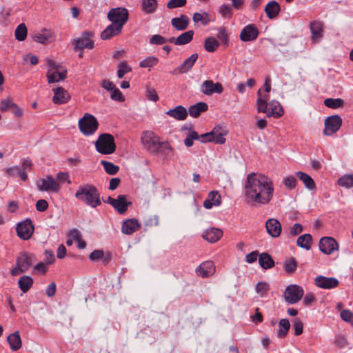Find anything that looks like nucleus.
I'll use <instances>...</instances> for the list:
<instances>
[{"mask_svg": "<svg viewBox=\"0 0 353 353\" xmlns=\"http://www.w3.org/2000/svg\"><path fill=\"white\" fill-rule=\"evenodd\" d=\"M245 197L248 203L267 205L273 199L274 188L272 180L263 174L251 173L245 183Z\"/></svg>", "mask_w": 353, "mask_h": 353, "instance_id": "f257e3e1", "label": "nucleus"}, {"mask_svg": "<svg viewBox=\"0 0 353 353\" xmlns=\"http://www.w3.org/2000/svg\"><path fill=\"white\" fill-rule=\"evenodd\" d=\"M141 141L143 148L150 154H161L165 159L171 158L174 154V148L167 141H161V137L151 130L143 132Z\"/></svg>", "mask_w": 353, "mask_h": 353, "instance_id": "f03ea898", "label": "nucleus"}, {"mask_svg": "<svg viewBox=\"0 0 353 353\" xmlns=\"http://www.w3.org/2000/svg\"><path fill=\"white\" fill-rule=\"evenodd\" d=\"M77 199L85 205L96 208L101 205L100 192L92 184L87 183L80 185L74 194Z\"/></svg>", "mask_w": 353, "mask_h": 353, "instance_id": "7ed1b4c3", "label": "nucleus"}, {"mask_svg": "<svg viewBox=\"0 0 353 353\" xmlns=\"http://www.w3.org/2000/svg\"><path fill=\"white\" fill-rule=\"evenodd\" d=\"M258 98L256 100L258 112L266 113L268 117L279 119L284 114V110L281 103L275 100L268 103L269 96L265 94L261 96V89L257 92Z\"/></svg>", "mask_w": 353, "mask_h": 353, "instance_id": "20e7f679", "label": "nucleus"}, {"mask_svg": "<svg viewBox=\"0 0 353 353\" xmlns=\"http://www.w3.org/2000/svg\"><path fill=\"white\" fill-rule=\"evenodd\" d=\"M35 261L36 256L34 253L27 251L20 252L16 259L15 267L10 270V274L16 276L28 272Z\"/></svg>", "mask_w": 353, "mask_h": 353, "instance_id": "39448f33", "label": "nucleus"}, {"mask_svg": "<svg viewBox=\"0 0 353 353\" xmlns=\"http://www.w3.org/2000/svg\"><path fill=\"white\" fill-rule=\"evenodd\" d=\"M95 148L101 154H113L117 148L113 135L109 133L101 134L95 142Z\"/></svg>", "mask_w": 353, "mask_h": 353, "instance_id": "423d86ee", "label": "nucleus"}, {"mask_svg": "<svg viewBox=\"0 0 353 353\" xmlns=\"http://www.w3.org/2000/svg\"><path fill=\"white\" fill-rule=\"evenodd\" d=\"M94 32L93 31L85 30L82 32L81 37L74 39L72 41L74 51H83L84 49L92 50L94 48V41L93 37Z\"/></svg>", "mask_w": 353, "mask_h": 353, "instance_id": "0eeeda50", "label": "nucleus"}, {"mask_svg": "<svg viewBox=\"0 0 353 353\" xmlns=\"http://www.w3.org/2000/svg\"><path fill=\"white\" fill-rule=\"evenodd\" d=\"M80 131L85 136L93 134L99 128V123L94 116L85 113L79 121Z\"/></svg>", "mask_w": 353, "mask_h": 353, "instance_id": "6e6552de", "label": "nucleus"}, {"mask_svg": "<svg viewBox=\"0 0 353 353\" xmlns=\"http://www.w3.org/2000/svg\"><path fill=\"white\" fill-rule=\"evenodd\" d=\"M108 19L112 23L123 28L129 19L128 10L121 7L112 8L108 13Z\"/></svg>", "mask_w": 353, "mask_h": 353, "instance_id": "1a4fd4ad", "label": "nucleus"}, {"mask_svg": "<svg viewBox=\"0 0 353 353\" xmlns=\"http://www.w3.org/2000/svg\"><path fill=\"white\" fill-rule=\"evenodd\" d=\"M304 291L302 287L294 284L286 287L284 298L287 303L294 304L298 303L303 296Z\"/></svg>", "mask_w": 353, "mask_h": 353, "instance_id": "9d476101", "label": "nucleus"}, {"mask_svg": "<svg viewBox=\"0 0 353 353\" xmlns=\"http://www.w3.org/2000/svg\"><path fill=\"white\" fill-rule=\"evenodd\" d=\"M342 123V119L338 114L327 117L325 120L323 134L326 136H331L333 134H335L341 127Z\"/></svg>", "mask_w": 353, "mask_h": 353, "instance_id": "9b49d317", "label": "nucleus"}, {"mask_svg": "<svg viewBox=\"0 0 353 353\" xmlns=\"http://www.w3.org/2000/svg\"><path fill=\"white\" fill-rule=\"evenodd\" d=\"M17 236L23 240H28L34 233V227L30 219L19 222L17 225Z\"/></svg>", "mask_w": 353, "mask_h": 353, "instance_id": "f8f14e48", "label": "nucleus"}, {"mask_svg": "<svg viewBox=\"0 0 353 353\" xmlns=\"http://www.w3.org/2000/svg\"><path fill=\"white\" fill-rule=\"evenodd\" d=\"M37 186L42 192H58L61 189L59 183L51 175H47L46 178L38 180Z\"/></svg>", "mask_w": 353, "mask_h": 353, "instance_id": "ddd939ff", "label": "nucleus"}, {"mask_svg": "<svg viewBox=\"0 0 353 353\" xmlns=\"http://www.w3.org/2000/svg\"><path fill=\"white\" fill-rule=\"evenodd\" d=\"M259 35V30L254 23L245 26L240 33L239 37L242 41H253L256 40Z\"/></svg>", "mask_w": 353, "mask_h": 353, "instance_id": "4468645a", "label": "nucleus"}, {"mask_svg": "<svg viewBox=\"0 0 353 353\" xmlns=\"http://www.w3.org/2000/svg\"><path fill=\"white\" fill-rule=\"evenodd\" d=\"M319 249L323 253L330 254L334 250L339 249V245L334 238L324 236L319 241Z\"/></svg>", "mask_w": 353, "mask_h": 353, "instance_id": "2eb2a0df", "label": "nucleus"}, {"mask_svg": "<svg viewBox=\"0 0 353 353\" xmlns=\"http://www.w3.org/2000/svg\"><path fill=\"white\" fill-rule=\"evenodd\" d=\"M314 284L319 288L333 289L339 285V281L334 277H326L319 275L315 277Z\"/></svg>", "mask_w": 353, "mask_h": 353, "instance_id": "dca6fc26", "label": "nucleus"}, {"mask_svg": "<svg viewBox=\"0 0 353 353\" xmlns=\"http://www.w3.org/2000/svg\"><path fill=\"white\" fill-rule=\"evenodd\" d=\"M223 91V87L219 82L214 83L212 80H205L201 85V92L205 95H211L214 93L221 94Z\"/></svg>", "mask_w": 353, "mask_h": 353, "instance_id": "f3484780", "label": "nucleus"}, {"mask_svg": "<svg viewBox=\"0 0 353 353\" xmlns=\"http://www.w3.org/2000/svg\"><path fill=\"white\" fill-rule=\"evenodd\" d=\"M265 228L268 234L273 238H277L281 234V224L276 219L271 218L268 219L265 222Z\"/></svg>", "mask_w": 353, "mask_h": 353, "instance_id": "a211bd4d", "label": "nucleus"}, {"mask_svg": "<svg viewBox=\"0 0 353 353\" xmlns=\"http://www.w3.org/2000/svg\"><path fill=\"white\" fill-rule=\"evenodd\" d=\"M32 39L37 43L47 45L54 41L55 36L50 30L43 28L41 32L34 34L32 36Z\"/></svg>", "mask_w": 353, "mask_h": 353, "instance_id": "6ab92c4d", "label": "nucleus"}, {"mask_svg": "<svg viewBox=\"0 0 353 353\" xmlns=\"http://www.w3.org/2000/svg\"><path fill=\"white\" fill-rule=\"evenodd\" d=\"M199 58L197 53L192 54L190 57L186 59L183 63L175 68L173 71V74H183L189 72L196 63Z\"/></svg>", "mask_w": 353, "mask_h": 353, "instance_id": "aec40b11", "label": "nucleus"}, {"mask_svg": "<svg viewBox=\"0 0 353 353\" xmlns=\"http://www.w3.org/2000/svg\"><path fill=\"white\" fill-rule=\"evenodd\" d=\"M141 224L138 220L134 218L128 219L123 221L121 227V231L123 234L131 235L135 232L139 230Z\"/></svg>", "mask_w": 353, "mask_h": 353, "instance_id": "412c9836", "label": "nucleus"}, {"mask_svg": "<svg viewBox=\"0 0 353 353\" xmlns=\"http://www.w3.org/2000/svg\"><path fill=\"white\" fill-rule=\"evenodd\" d=\"M53 92L52 101L55 104H64L70 99L69 92L62 87L53 89Z\"/></svg>", "mask_w": 353, "mask_h": 353, "instance_id": "4be33fe9", "label": "nucleus"}, {"mask_svg": "<svg viewBox=\"0 0 353 353\" xmlns=\"http://www.w3.org/2000/svg\"><path fill=\"white\" fill-rule=\"evenodd\" d=\"M310 30L311 32V39L316 41L323 37V23L319 20L312 21L310 23Z\"/></svg>", "mask_w": 353, "mask_h": 353, "instance_id": "5701e85b", "label": "nucleus"}, {"mask_svg": "<svg viewBox=\"0 0 353 353\" xmlns=\"http://www.w3.org/2000/svg\"><path fill=\"white\" fill-rule=\"evenodd\" d=\"M214 272V266L212 261H207L203 262L196 269V273L198 276H201L203 278L209 277Z\"/></svg>", "mask_w": 353, "mask_h": 353, "instance_id": "b1692460", "label": "nucleus"}, {"mask_svg": "<svg viewBox=\"0 0 353 353\" xmlns=\"http://www.w3.org/2000/svg\"><path fill=\"white\" fill-rule=\"evenodd\" d=\"M123 28L111 22L101 34V38L103 40H108L115 36L119 35L122 32Z\"/></svg>", "mask_w": 353, "mask_h": 353, "instance_id": "393cba45", "label": "nucleus"}, {"mask_svg": "<svg viewBox=\"0 0 353 353\" xmlns=\"http://www.w3.org/2000/svg\"><path fill=\"white\" fill-rule=\"evenodd\" d=\"M264 12L269 19H274L281 12V6L276 1H270L266 4Z\"/></svg>", "mask_w": 353, "mask_h": 353, "instance_id": "a878e982", "label": "nucleus"}, {"mask_svg": "<svg viewBox=\"0 0 353 353\" xmlns=\"http://www.w3.org/2000/svg\"><path fill=\"white\" fill-rule=\"evenodd\" d=\"M131 205L132 202L126 200L125 195L119 194L115 200L113 208L119 214H123Z\"/></svg>", "mask_w": 353, "mask_h": 353, "instance_id": "bb28decb", "label": "nucleus"}, {"mask_svg": "<svg viewBox=\"0 0 353 353\" xmlns=\"http://www.w3.org/2000/svg\"><path fill=\"white\" fill-rule=\"evenodd\" d=\"M190 23V19L185 14H181L179 17L172 18L171 20L172 26L179 31H183L187 29Z\"/></svg>", "mask_w": 353, "mask_h": 353, "instance_id": "cd10ccee", "label": "nucleus"}, {"mask_svg": "<svg viewBox=\"0 0 353 353\" xmlns=\"http://www.w3.org/2000/svg\"><path fill=\"white\" fill-rule=\"evenodd\" d=\"M223 234V232L221 230L212 228L210 229L206 230L203 232L202 236L208 242L216 243L222 237Z\"/></svg>", "mask_w": 353, "mask_h": 353, "instance_id": "c85d7f7f", "label": "nucleus"}, {"mask_svg": "<svg viewBox=\"0 0 353 353\" xmlns=\"http://www.w3.org/2000/svg\"><path fill=\"white\" fill-rule=\"evenodd\" d=\"M166 114L178 121L185 120L188 114L187 110L182 105H177L173 109L169 110Z\"/></svg>", "mask_w": 353, "mask_h": 353, "instance_id": "c756f323", "label": "nucleus"}, {"mask_svg": "<svg viewBox=\"0 0 353 353\" xmlns=\"http://www.w3.org/2000/svg\"><path fill=\"white\" fill-rule=\"evenodd\" d=\"M208 109V105L205 102H198L196 104L191 105L188 112L190 115L194 118L199 117L202 112H206Z\"/></svg>", "mask_w": 353, "mask_h": 353, "instance_id": "7c9ffc66", "label": "nucleus"}, {"mask_svg": "<svg viewBox=\"0 0 353 353\" xmlns=\"http://www.w3.org/2000/svg\"><path fill=\"white\" fill-rule=\"evenodd\" d=\"M259 263L264 270L272 268L275 265L274 261L268 252H263L259 255Z\"/></svg>", "mask_w": 353, "mask_h": 353, "instance_id": "2f4dec72", "label": "nucleus"}, {"mask_svg": "<svg viewBox=\"0 0 353 353\" xmlns=\"http://www.w3.org/2000/svg\"><path fill=\"white\" fill-rule=\"evenodd\" d=\"M7 341L12 351H17L21 347V339L20 337L19 332L18 331H16L14 333L10 334L8 336Z\"/></svg>", "mask_w": 353, "mask_h": 353, "instance_id": "473e14b6", "label": "nucleus"}, {"mask_svg": "<svg viewBox=\"0 0 353 353\" xmlns=\"http://www.w3.org/2000/svg\"><path fill=\"white\" fill-rule=\"evenodd\" d=\"M34 284L33 279L28 275H23L18 280V286L23 293L28 292Z\"/></svg>", "mask_w": 353, "mask_h": 353, "instance_id": "72a5a7b5", "label": "nucleus"}, {"mask_svg": "<svg viewBox=\"0 0 353 353\" xmlns=\"http://www.w3.org/2000/svg\"><path fill=\"white\" fill-rule=\"evenodd\" d=\"M296 176L301 181H303L305 186L307 189H309L310 190H316V186L315 182L310 175H308L307 174L301 171H299V172H296Z\"/></svg>", "mask_w": 353, "mask_h": 353, "instance_id": "f704fd0d", "label": "nucleus"}, {"mask_svg": "<svg viewBox=\"0 0 353 353\" xmlns=\"http://www.w3.org/2000/svg\"><path fill=\"white\" fill-rule=\"evenodd\" d=\"M290 328V323L287 319H282L279 321L277 336L284 339L288 334Z\"/></svg>", "mask_w": 353, "mask_h": 353, "instance_id": "c9c22d12", "label": "nucleus"}, {"mask_svg": "<svg viewBox=\"0 0 353 353\" xmlns=\"http://www.w3.org/2000/svg\"><path fill=\"white\" fill-rule=\"evenodd\" d=\"M46 77L49 83L59 82V81L64 80L66 78L67 71L64 70L62 72H58L55 70L52 72H50V70H48L47 72Z\"/></svg>", "mask_w": 353, "mask_h": 353, "instance_id": "e433bc0d", "label": "nucleus"}, {"mask_svg": "<svg viewBox=\"0 0 353 353\" xmlns=\"http://www.w3.org/2000/svg\"><path fill=\"white\" fill-rule=\"evenodd\" d=\"M141 10L145 14L154 13L158 7L157 0H142Z\"/></svg>", "mask_w": 353, "mask_h": 353, "instance_id": "4c0bfd02", "label": "nucleus"}, {"mask_svg": "<svg viewBox=\"0 0 353 353\" xmlns=\"http://www.w3.org/2000/svg\"><path fill=\"white\" fill-rule=\"evenodd\" d=\"M8 175L12 177H19L22 181L28 180V174L25 171H22L19 166H14L6 169Z\"/></svg>", "mask_w": 353, "mask_h": 353, "instance_id": "58836bf2", "label": "nucleus"}, {"mask_svg": "<svg viewBox=\"0 0 353 353\" xmlns=\"http://www.w3.org/2000/svg\"><path fill=\"white\" fill-rule=\"evenodd\" d=\"M298 267V262L294 257L287 259L283 263V270L288 275L294 274Z\"/></svg>", "mask_w": 353, "mask_h": 353, "instance_id": "ea45409f", "label": "nucleus"}, {"mask_svg": "<svg viewBox=\"0 0 353 353\" xmlns=\"http://www.w3.org/2000/svg\"><path fill=\"white\" fill-rule=\"evenodd\" d=\"M312 243V236L310 234H305L300 236L296 241V244L298 246L307 250L311 248Z\"/></svg>", "mask_w": 353, "mask_h": 353, "instance_id": "a19ab883", "label": "nucleus"}, {"mask_svg": "<svg viewBox=\"0 0 353 353\" xmlns=\"http://www.w3.org/2000/svg\"><path fill=\"white\" fill-rule=\"evenodd\" d=\"M194 33V32L193 30H188L181 34L177 37V46H182L189 43L193 39Z\"/></svg>", "mask_w": 353, "mask_h": 353, "instance_id": "79ce46f5", "label": "nucleus"}, {"mask_svg": "<svg viewBox=\"0 0 353 353\" xmlns=\"http://www.w3.org/2000/svg\"><path fill=\"white\" fill-rule=\"evenodd\" d=\"M220 43L216 39L208 37L205 40L204 48L208 52H214L219 47Z\"/></svg>", "mask_w": 353, "mask_h": 353, "instance_id": "37998d69", "label": "nucleus"}, {"mask_svg": "<svg viewBox=\"0 0 353 353\" xmlns=\"http://www.w3.org/2000/svg\"><path fill=\"white\" fill-rule=\"evenodd\" d=\"M345 102L344 100L340 98L337 99H332V98H327L325 99L324 101V105L332 109H337L339 108H341L344 105Z\"/></svg>", "mask_w": 353, "mask_h": 353, "instance_id": "c03bdc74", "label": "nucleus"}, {"mask_svg": "<svg viewBox=\"0 0 353 353\" xmlns=\"http://www.w3.org/2000/svg\"><path fill=\"white\" fill-rule=\"evenodd\" d=\"M194 23L201 22L203 26H207L210 21V14L204 12L203 13L195 12L192 17Z\"/></svg>", "mask_w": 353, "mask_h": 353, "instance_id": "a18cd8bd", "label": "nucleus"}, {"mask_svg": "<svg viewBox=\"0 0 353 353\" xmlns=\"http://www.w3.org/2000/svg\"><path fill=\"white\" fill-rule=\"evenodd\" d=\"M101 164L103 166L105 172L110 175H114L119 170V167L112 162L103 160Z\"/></svg>", "mask_w": 353, "mask_h": 353, "instance_id": "49530a36", "label": "nucleus"}, {"mask_svg": "<svg viewBox=\"0 0 353 353\" xmlns=\"http://www.w3.org/2000/svg\"><path fill=\"white\" fill-rule=\"evenodd\" d=\"M28 30L24 23L19 24L15 30V38L19 41H24L27 37Z\"/></svg>", "mask_w": 353, "mask_h": 353, "instance_id": "de8ad7c7", "label": "nucleus"}, {"mask_svg": "<svg viewBox=\"0 0 353 353\" xmlns=\"http://www.w3.org/2000/svg\"><path fill=\"white\" fill-rule=\"evenodd\" d=\"M338 183L340 186L345 187L346 188H350L353 187V174H347L341 176Z\"/></svg>", "mask_w": 353, "mask_h": 353, "instance_id": "09e8293b", "label": "nucleus"}, {"mask_svg": "<svg viewBox=\"0 0 353 353\" xmlns=\"http://www.w3.org/2000/svg\"><path fill=\"white\" fill-rule=\"evenodd\" d=\"M270 289V285L264 281L259 282L255 287L256 292L259 294L261 297L266 296Z\"/></svg>", "mask_w": 353, "mask_h": 353, "instance_id": "8fccbe9b", "label": "nucleus"}, {"mask_svg": "<svg viewBox=\"0 0 353 353\" xmlns=\"http://www.w3.org/2000/svg\"><path fill=\"white\" fill-rule=\"evenodd\" d=\"M132 71V68L125 61L121 62L119 64V70L117 71V76L119 79L123 77V76Z\"/></svg>", "mask_w": 353, "mask_h": 353, "instance_id": "3c124183", "label": "nucleus"}, {"mask_svg": "<svg viewBox=\"0 0 353 353\" xmlns=\"http://www.w3.org/2000/svg\"><path fill=\"white\" fill-rule=\"evenodd\" d=\"M283 183L287 189L293 190L297 185V180L294 176H288L283 179Z\"/></svg>", "mask_w": 353, "mask_h": 353, "instance_id": "603ef678", "label": "nucleus"}, {"mask_svg": "<svg viewBox=\"0 0 353 353\" xmlns=\"http://www.w3.org/2000/svg\"><path fill=\"white\" fill-rule=\"evenodd\" d=\"M159 59L155 57H149L139 63L141 68H151L157 65Z\"/></svg>", "mask_w": 353, "mask_h": 353, "instance_id": "864d4df0", "label": "nucleus"}, {"mask_svg": "<svg viewBox=\"0 0 353 353\" xmlns=\"http://www.w3.org/2000/svg\"><path fill=\"white\" fill-rule=\"evenodd\" d=\"M219 12L223 17L228 19H230L233 14L232 7L225 3L220 6Z\"/></svg>", "mask_w": 353, "mask_h": 353, "instance_id": "5fc2aeb1", "label": "nucleus"}, {"mask_svg": "<svg viewBox=\"0 0 353 353\" xmlns=\"http://www.w3.org/2000/svg\"><path fill=\"white\" fill-rule=\"evenodd\" d=\"M217 37L224 45H228L229 39L227 30L225 29V28L221 27L219 28V32L217 34Z\"/></svg>", "mask_w": 353, "mask_h": 353, "instance_id": "6e6d98bb", "label": "nucleus"}, {"mask_svg": "<svg viewBox=\"0 0 353 353\" xmlns=\"http://www.w3.org/2000/svg\"><path fill=\"white\" fill-rule=\"evenodd\" d=\"M110 98L118 102H124L125 99L122 92L117 87L111 92Z\"/></svg>", "mask_w": 353, "mask_h": 353, "instance_id": "4d7b16f0", "label": "nucleus"}, {"mask_svg": "<svg viewBox=\"0 0 353 353\" xmlns=\"http://www.w3.org/2000/svg\"><path fill=\"white\" fill-rule=\"evenodd\" d=\"M293 329L294 335L299 336L303 332V323L299 319H295L293 321Z\"/></svg>", "mask_w": 353, "mask_h": 353, "instance_id": "13d9d810", "label": "nucleus"}, {"mask_svg": "<svg viewBox=\"0 0 353 353\" xmlns=\"http://www.w3.org/2000/svg\"><path fill=\"white\" fill-rule=\"evenodd\" d=\"M187 3V0H170L166 6L168 9H174L185 6Z\"/></svg>", "mask_w": 353, "mask_h": 353, "instance_id": "bf43d9fd", "label": "nucleus"}, {"mask_svg": "<svg viewBox=\"0 0 353 353\" xmlns=\"http://www.w3.org/2000/svg\"><path fill=\"white\" fill-rule=\"evenodd\" d=\"M208 199L215 204V206H218L221 204V197L220 194L217 191H212L208 194Z\"/></svg>", "mask_w": 353, "mask_h": 353, "instance_id": "052dcab7", "label": "nucleus"}, {"mask_svg": "<svg viewBox=\"0 0 353 353\" xmlns=\"http://www.w3.org/2000/svg\"><path fill=\"white\" fill-rule=\"evenodd\" d=\"M167 42V39L160 34H154L150 39V43L152 45H163Z\"/></svg>", "mask_w": 353, "mask_h": 353, "instance_id": "680f3d73", "label": "nucleus"}, {"mask_svg": "<svg viewBox=\"0 0 353 353\" xmlns=\"http://www.w3.org/2000/svg\"><path fill=\"white\" fill-rule=\"evenodd\" d=\"M146 97L149 100L154 102H157L159 99V95L154 88H147Z\"/></svg>", "mask_w": 353, "mask_h": 353, "instance_id": "e2e57ef3", "label": "nucleus"}, {"mask_svg": "<svg viewBox=\"0 0 353 353\" xmlns=\"http://www.w3.org/2000/svg\"><path fill=\"white\" fill-rule=\"evenodd\" d=\"M57 179L61 183L67 182L68 184H70L72 183L70 179V175L67 172H59L57 174Z\"/></svg>", "mask_w": 353, "mask_h": 353, "instance_id": "0e129e2a", "label": "nucleus"}, {"mask_svg": "<svg viewBox=\"0 0 353 353\" xmlns=\"http://www.w3.org/2000/svg\"><path fill=\"white\" fill-rule=\"evenodd\" d=\"M48 208V203L45 199H39L36 203V209L37 211L43 212Z\"/></svg>", "mask_w": 353, "mask_h": 353, "instance_id": "69168bd1", "label": "nucleus"}, {"mask_svg": "<svg viewBox=\"0 0 353 353\" xmlns=\"http://www.w3.org/2000/svg\"><path fill=\"white\" fill-rule=\"evenodd\" d=\"M259 255L258 250L252 251L245 256V261L248 263H252L257 260L258 257L259 258Z\"/></svg>", "mask_w": 353, "mask_h": 353, "instance_id": "338daca9", "label": "nucleus"}, {"mask_svg": "<svg viewBox=\"0 0 353 353\" xmlns=\"http://www.w3.org/2000/svg\"><path fill=\"white\" fill-rule=\"evenodd\" d=\"M103 252L102 250H95L90 253L89 258L92 261H98L103 256Z\"/></svg>", "mask_w": 353, "mask_h": 353, "instance_id": "774afa93", "label": "nucleus"}]
</instances>
